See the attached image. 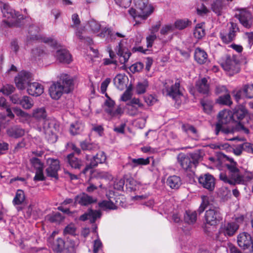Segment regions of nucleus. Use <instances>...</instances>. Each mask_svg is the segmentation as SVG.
I'll return each mask as SVG.
<instances>
[{"instance_id": "1", "label": "nucleus", "mask_w": 253, "mask_h": 253, "mask_svg": "<svg viewBox=\"0 0 253 253\" xmlns=\"http://www.w3.org/2000/svg\"><path fill=\"white\" fill-rule=\"evenodd\" d=\"M232 115L226 110L220 111L218 115V122L215 124V133L218 135L220 132L224 134L233 133L235 131H240L245 134H249L250 131L241 123L237 124L234 128L225 127L223 125L229 123L232 120Z\"/></svg>"}, {"instance_id": "2", "label": "nucleus", "mask_w": 253, "mask_h": 253, "mask_svg": "<svg viewBox=\"0 0 253 253\" xmlns=\"http://www.w3.org/2000/svg\"><path fill=\"white\" fill-rule=\"evenodd\" d=\"M73 80L67 74H62L60 80L54 83L49 88V93L51 97L54 99H58L63 92L69 93L73 89Z\"/></svg>"}, {"instance_id": "3", "label": "nucleus", "mask_w": 253, "mask_h": 253, "mask_svg": "<svg viewBox=\"0 0 253 253\" xmlns=\"http://www.w3.org/2000/svg\"><path fill=\"white\" fill-rule=\"evenodd\" d=\"M230 177H228L226 173L222 172L219 174V178L225 183L231 185L244 184L251 181L253 178V174L250 172H246L242 174L238 168L233 166H229Z\"/></svg>"}, {"instance_id": "4", "label": "nucleus", "mask_w": 253, "mask_h": 253, "mask_svg": "<svg viewBox=\"0 0 253 253\" xmlns=\"http://www.w3.org/2000/svg\"><path fill=\"white\" fill-rule=\"evenodd\" d=\"M177 159L183 169L189 170L193 166H196L201 159V156L198 152L187 154L180 153L177 156Z\"/></svg>"}, {"instance_id": "5", "label": "nucleus", "mask_w": 253, "mask_h": 253, "mask_svg": "<svg viewBox=\"0 0 253 253\" xmlns=\"http://www.w3.org/2000/svg\"><path fill=\"white\" fill-rule=\"evenodd\" d=\"M139 5L134 4L135 8L129 10V14L134 18L136 17L146 19L153 11V8L149 4L148 0H141L138 2Z\"/></svg>"}, {"instance_id": "6", "label": "nucleus", "mask_w": 253, "mask_h": 253, "mask_svg": "<svg viewBox=\"0 0 253 253\" xmlns=\"http://www.w3.org/2000/svg\"><path fill=\"white\" fill-rule=\"evenodd\" d=\"M163 93H165L166 95L169 96L174 100H176L177 98L182 95L179 82H175L173 84L171 80H167L165 81Z\"/></svg>"}, {"instance_id": "7", "label": "nucleus", "mask_w": 253, "mask_h": 253, "mask_svg": "<svg viewBox=\"0 0 253 253\" xmlns=\"http://www.w3.org/2000/svg\"><path fill=\"white\" fill-rule=\"evenodd\" d=\"M204 217L206 223L211 226L216 225L222 219L220 210L217 207H210L206 211Z\"/></svg>"}, {"instance_id": "8", "label": "nucleus", "mask_w": 253, "mask_h": 253, "mask_svg": "<svg viewBox=\"0 0 253 253\" xmlns=\"http://www.w3.org/2000/svg\"><path fill=\"white\" fill-rule=\"evenodd\" d=\"M239 227V225L236 222H228L222 224L218 230L217 239L220 240V236L222 235L226 238L233 236L237 231Z\"/></svg>"}, {"instance_id": "9", "label": "nucleus", "mask_w": 253, "mask_h": 253, "mask_svg": "<svg viewBox=\"0 0 253 253\" xmlns=\"http://www.w3.org/2000/svg\"><path fill=\"white\" fill-rule=\"evenodd\" d=\"M122 201L117 196L110 197L108 200H103L98 203L99 207L104 211L114 210L121 205Z\"/></svg>"}, {"instance_id": "10", "label": "nucleus", "mask_w": 253, "mask_h": 253, "mask_svg": "<svg viewBox=\"0 0 253 253\" xmlns=\"http://www.w3.org/2000/svg\"><path fill=\"white\" fill-rule=\"evenodd\" d=\"M238 31L239 28L237 25L233 22H231V26L228 31H225L224 30L220 31V38L224 43H229L234 40L236 33Z\"/></svg>"}, {"instance_id": "11", "label": "nucleus", "mask_w": 253, "mask_h": 253, "mask_svg": "<svg viewBox=\"0 0 253 253\" xmlns=\"http://www.w3.org/2000/svg\"><path fill=\"white\" fill-rule=\"evenodd\" d=\"M32 75L29 72L22 71L15 78V82L17 87L21 90L28 87L31 81Z\"/></svg>"}, {"instance_id": "12", "label": "nucleus", "mask_w": 253, "mask_h": 253, "mask_svg": "<svg viewBox=\"0 0 253 253\" xmlns=\"http://www.w3.org/2000/svg\"><path fill=\"white\" fill-rule=\"evenodd\" d=\"M221 66L225 71L228 72L229 76H233L240 71L239 64L230 57H227L226 60L221 63Z\"/></svg>"}, {"instance_id": "13", "label": "nucleus", "mask_w": 253, "mask_h": 253, "mask_svg": "<svg viewBox=\"0 0 253 253\" xmlns=\"http://www.w3.org/2000/svg\"><path fill=\"white\" fill-rule=\"evenodd\" d=\"M253 242V237L248 232H243L237 236V244L243 250L249 249Z\"/></svg>"}, {"instance_id": "14", "label": "nucleus", "mask_w": 253, "mask_h": 253, "mask_svg": "<svg viewBox=\"0 0 253 253\" xmlns=\"http://www.w3.org/2000/svg\"><path fill=\"white\" fill-rule=\"evenodd\" d=\"M30 19L29 16H24L21 14L19 12H17L15 17L12 20L6 21L3 20L2 23L5 26L8 27H22L25 25L24 20L26 19Z\"/></svg>"}, {"instance_id": "15", "label": "nucleus", "mask_w": 253, "mask_h": 253, "mask_svg": "<svg viewBox=\"0 0 253 253\" xmlns=\"http://www.w3.org/2000/svg\"><path fill=\"white\" fill-rule=\"evenodd\" d=\"M236 17L239 20L241 24L247 28L251 27L253 23V19L251 13L246 9L240 10L239 14H236Z\"/></svg>"}, {"instance_id": "16", "label": "nucleus", "mask_w": 253, "mask_h": 253, "mask_svg": "<svg viewBox=\"0 0 253 253\" xmlns=\"http://www.w3.org/2000/svg\"><path fill=\"white\" fill-rule=\"evenodd\" d=\"M47 163L49 167L46 169V172L48 176L57 178V171L60 169L59 162L57 159L48 158Z\"/></svg>"}, {"instance_id": "17", "label": "nucleus", "mask_w": 253, "mask_h": 253, "mask_svg": "<svg viewBox=\"0 0 253 253\" xmlns=\"http://www.w3.org/2000/svg\"><path fill=\"white\" fill-rule=\"evenodd\" d=\"M97 36L100 38H105L107 42H112L116 39V37L124 38L125 36L121 33L117 32L115 33L113 30L109 28H102L101 32L97 34Z\"/></svg>"}, {"instance_id": "18", "label": "nucleus", "mask_w": 253, "mask_h": 253, "mask_svg": "<svg viewBox=\"0 0 253 253\" xmlns=\"http://www.w3.org/2000/svg\"><path fill=\"white\" fill-rule=\"evenodd\" d=\"M106 160V156L104 152L101 151L97 153L96 155L90 160L89 165L86 166L83 170L82 172L85 174L89 169L96 167L98 164H103L105 163Z\"/></svg>"}, {"instance_id": "19", "label": "nucleus", "mask_w": 253, "mask_h": 253, "mask_svg": "<svg viewBox=\"0 0 253 253\" xmlns=\"http://www.w3.org/2000/svg\"><path fill=\"white\" fill-rule=\"evenodd\" d=\"M199 182L203 187L211 191L214 187V177L209 173L201 175L199 178Z\"/></svg>"}, {"instance_id": "20", "label": "nucleus", "mask_w": 253, "mask_h": 253, "mask_svg": "<svg viewBox=\"0 0 253 253\" xmlns=\"http://www.w3.org/2000/svg\"><path fill=\"white\" fill-rule=\"evenodd\" d=\"M122 42V41L119 42L116 50L117 54L120 57V62L121 64H125L127 62L131 53L127 48L123 46Z\"/></svg>"}, {"instance_id": "21", "label": "nucleus", "mask_w": 253, "mask_h": 253, "mask_svg": "<svg viewBox=\"0 0 253 253\" xmlns=\"http://www.w3.org/2000/svg\"><path fill=\"white\" fill-rule=\"evenodd\" d=\"M0 9L3 17L7 19V21L12 20L14 19L18 11H15L8 4L2 3ZM6 21V20H5Z\"/></svg>"}, {"instance_id": "22", "label": "nucleus", "mask_w": 253, "mask_h": 253, "mask_svg": "<svg viewBox=\"0 0 253 253\" xmlns=\"http://www.w3.org/2000/svg\"><path fill=\"white\" fill-rule=\"evenodd\" d=\"M55 57L61 63L69 64L72 61L71 54L65 49H58L55 54Z\"/></svg>"}, {"instance_id": "23", "label": "nucleus", "mask_w": 253, "mask_h": 253, "mask_svg": "<svg viewBox=\"0 0 253 253\" xmlns=\"http://www.w3.org/2000/svg\"><path fill=\"white\" fill-rule=\"evenodd\" d=\"M101 215V213L100 211L89 210L87 212L81 215L79 219L82 221H85L88 219L91 223H94L97 218L100 217Z\"/></svg>"}, {"instance_id": "24", "label": "nucleus", "mask_w": 253, "mask_h": 253, "mask_svg": "<svg viewBox=\"0 0 253 253\" xmlns=\"http://www.w3.org/2000/svg\"><path fill=\"white\" fill-rule=\"evenodd\" d=\"M28 93L33 96H39L43 92V86L39 83H30L27 88Z\"/></svg>"}, {"instance_id": "25", "label": "nucleus", "mask_w": 253, "mask_h": 253, "mask_svg": "<svg viewBox=\"0 0 253 253\" xmlns=\"http://www.w3.org/2000/svg\"><path fill=\"white\" fill-rule=\"evenodd\" d=\"M150 161L148 158L144 159L139 158L137 159H134L129 158V161L126 164L127 166L130 167L132 169H134L139 166H145L149 164Z\"/></svg>"}, {"instance_id": "26", "label": "nucleus", "mask_w": 253, "mask_h": 253, "mask_svg": "<svg viewBox=\"0 0 253 253\" xmlns=\"http://www.w3.org/2000/svg\"><path fill=\"white\" fill-rule=\"evenodd\" d=\"M75 202L82 206H87L96 202V199L86 194L83 193L76 197Z\"/></svg>"}, {"instance_id": "27", "label": "nucleus", "mask_w": 253, "mask_h": 253, "mask_svg": "<svg viewBox=\"0 0 253 253\" xmlns=\"http://www.w3.org/2000/svg\"><path fill=\"white\" fill-rule=\"evenodd\" d=\"M7 133L10 137L17 138L23 136L25 130L19 126H13L7 129Z\"/></svg>"}, {"instance_id": "28", "label": "nucleus", "mask_w": 253, "mask_h": 253, "mask_svg": "<svg viewBox=\"0 0 253 253\" xmlns=\"http://www.w3.org/2000/svg\"><path fill=\"white\" fill-rule=\"evenodd\" d=\"M194 58L197 63L203 64L208 61V55L204 50L198 47L195 50Z\"/></svg>"}, {"instance_id": "29", "label": "nucleus", "mask_w": 253, "mask_h": 253, "mask_svg": "<svg viewBox=\"0 0 253 253\" xmlns=\"http://www.w3.org/2000/svg\"><path fill=\"white\" fill-rule=\"evenodd\" d=\"M196 87L200 93L207 94L209 92V85L206 78L198 81L196 82Z\"/></svg>"}, {"instance_id": "30", "label": "nucleus", "mask_w": 253, "mask_h": 253, "mask_svg": "<svg viewBox=\"0 0 253 253\" xmlns=\"http://www.w3.org/2000/svg\"><path fill=\"white\" fill-rule=\"evenodd\" d=\"M67 160L71 167L75 169H80L83 165L82 161L75 157L73 154L68 155Z\"/></svg>"}, {"instance_id": "31", "label": "nucleus", "mask_w": 253, "mask_h": 253, "mask_svg": "<svg viewBox=\"0 0 253 253\" xmlns=\"http://www.w3.org/2000/svg\"><path fill=\"white\" fill-rule=\"evenodd\" d=\"M167 183L172 189H178L181 185V180L180 177L172 175L168 178Z\"/></svg>"}, {"instance_id": "32", "label": "nucleus", "mask_w": 253, "mask_h": 253, "mask_svg": "<svg viewBox=\"0 0 253 253\" xmlns=\"http://www.w3.org/2000/svg\"><path fill=\"white\" fill-rule=\"evenodd\" d=\"M124 109L120 105L117 106L116 108L114 107V108L111 110L108 109L106 113L112 119H119L124 114Z\"/></svg>"}, {"instance_id": "33", "label": "nucleus", "mask_w": 253, "mask_h": 253, "mask_svg": "<svg viewBox=\"0 0 253 253\" xmlns=\"http://www.w3.org/2000/svg\"><path fill=\"white\" fill-rule=\"evenodd\" d=\"M86 30H89L93 34L97 33L99 32L101 29V25L96 21L92 19L89 20L85 26Z\"/></svg>"}, {"instance_id": "34", "label": "nucleus", "mask_w": 253, "mask_h": 253, "mask_svg": "<svg viewBox=\"0 0 253 253\" xmlns=\"http://www.w3.org/2000/svg\"><path fill=\"white\" fill-rule=\"evenodd\" d=\"M32 116L38 120H44L47 116L45 108L42 107L34 109L33 111Z\"/></svg>"}, {"instance_id": "35", "label": "nucleus", "mask_w": 253, "mask_h": 253, "mask_svg": "<svg viewBox=\"0 0 253 253\" xmlns=\"http://www.w3.org/2000/svg\"><path fill=\"white\" fill-rule=\"evenodd\" d=\"M184 220L189 224H193L197 220V212L196 211H188L185 212L184 216Z\"/></svg>"}, {"instance_id": "36", "label": "nucleus", "mask_w": 253, "mask_h": 253, "mask_svg": "<svg viewBox=\"0 0 253 253\" xmlns=\"http://www.w3.org/2000/svg\"><path fill=\"white\" fill-rule=\"evenodd\" d=\"M201 198L202 202L198 210V211L200 214L202 213L207 208L212 205L211 203V198L207 196H202Z\"/></svg>"}, {"instance_id": "37", "label": "nucleus", "mask_w": 253, "mask_h": 253, "mask_svg": "<svg viewBox=\"0 0 253 253\" xmlns=\"http://www.w3.org/2000/svg\"><path fill=\"white\" fill-rule=\"evenodd\" d=\"M247 111L243 106L239 107L236 108L233 114H232L233 119H237L238 120H242L247 114Z\"/></svg>"}, {"instance_id": "38", "label": "nucleus", "mask_w": 253, "mask_h": 253, "mask_svg": "<svg viewBox=\"0 0 253 253\" xmlns=\"http://www.w3.org/2000/svg\"><path fill=\"white\" fill-rule=\"evenodd\" d=\"M217 104L223 105L230 106L232 104L231 100V97L229 93H226L224 95L220 96L216 100Z\"/></svg>"}, {"instance_id": "39", "label": "nucleus", "mask_w": 253, "mask_h": 253, "mask_svg": "<svg viewBox=\"0 0 253 253\" xmlns=\"http://www.w3.org/2000/svg\"><path fill=\"white\" fill-rule=\"evenodd\" d=\"M33 100L30 97L24 96L21 99L20 104L25 109H30L34 106Z\"/></svg>"}, {"instance_id": "40", "label": "nucleus", "mask_w": 253, "mask_h": 253, "mask_svg": "<svg viewBox=\"0 0 253 253\" xmlns=\"http://www.w3.org/2000/svg\"><path fill=\"white\" fill-rule=\"evenodd\" d=\"M182 130L187 133H191L193 134V136L195 139H197L199 137V135L196 128L189 124H184L182 126Z\"/></svg>"}, {"instance_id": "41", "label": "nucleus", "mask_w": 253, "mask_h": 253, "mask_svg": "<svg viewBox=\"0 0 253 253\" xmlns=\"http://www.w3.org/2000/svg\"><path fill=\"white\" fill-rule=\"evenodd\" d=\"M55 123L54 121L46 120L44 121L43 124V129L45 133H49L53 132V129H55Z\"/></svg>"}, {"instance_id": "42", "label": "nucleus", "mask_w": 253, "mask_h": 253, "mask_svg": "<svg viewBox=\"0 0 253 253\" xmlns=\"http://www.w3.org/2000/svg\"><path fill=\"white\" fill-rule=\"evenodd\" d=\"M65 242L61 238H58L53 243L52 248L54 252L61 253L64 249Z\"/></svg>"}, {"instance_id": "43", "label": "nucleus", "mask_w": 253, "mask_h": 253, "mask_svg": "<svg viewBox=\"0 0 253 253\" xmlns=\"http://www.w3.org/2000/svg\"><path fill=\"white\" fill-rule=\"evenodd\" d=\"M193 34L194 37L198 39H201L205 36V31L202 24H198L196 25Z\"/></svg>"}, {"instance_id": "44", "label": "nucleus", "mask_w": 253, "mask_h": 253, "mask_svg": "<svg viewBox=\"0 0 253 253\" xmlns=\"http://www.w3.org/2000/svg\"><path fill=\"white\" fill-rule=\"evenodd\" d=\"M191 24V22L188 19H180L175 22L174 26L176 29L182 30L186 28L188 26Z\"/></svg>"}, {"instance_id": "45", "label": "nucleus", "mask_w": 253, "mask_h": 253, "mask_svg": "<svg viewBox=\"0 0 253 253\" xmlns=\"http://www.w3.org/2000/svg\"><path fill=\"white\" fill-rule=\"evenodd\" d=\"M25 200V195L23 191L21 190H18L16 195L13 200V203L15 205L21 204Z\"/></svg>"}, {"instance_id": "46", "label": "nucleus", "mask_w": 253, "mask_h": 253, "mask_svg": "<svg viewBox=\"0 0 253 253\" xmlns=\"http://www.w3.org/2000/svg\"><path fill=\"white\" fill-rule=\"evenodd\" d=\"M85 33L84 30H78L76 32V36L78 38L82 41H84L85 42L89 44H91L93 42V41L91 38L90 37H85L84 35Z\"/></svg>"}, {"instance_id": "47", "label": "nucleus", "mask_w": 253, "mask_h": 253, "mask_svg": "<svg viewBox=\"0 0 253 253\" xmlns=\"http://www.w3.org/2000/svg\"><path fill=\"white\" fill-rule=\"evenodd\" d=\"M148 86V82L146 80H144L142 82L137 84L136 87V91L138 94L144 93Z\"/></svg>"}, {"instance_id": "48", "label": "nucleus", "mask_w": 253, "mask_h": 253, "mask_svg": "<svg viewBox=\"0 0 253 253\" xmlns=\"http://www.w3.org/2000/svg\"><path fill=\"white\" fill-rule=\"evenodd\" d=\"M211 8L216 14L220 15L223 8L221 0H216L214 1L211 5Z\"/></svg>"}, {"instance_id": "49", "label": "nucleus", "mask_w": 253, "mask_h": 253, "mask_svg": "<svg viewBox=\"0 0 253 253\" xmlns=\"http://www.w3.org/2000/svg\"><path fill=\"white\" fill-rule=\"evenodd\" d=\"M83 129V125L79 123H75L71 125L70 130L73 135L79 133Z\"/></svg>"}, {"instance_id": "50", "label": "nucleus", "mask_w": 253, "mask_h": 253, "mask_svg": "<svg viewBox=\"0 0 253 253\" xmlns=\"http://www.w3.org/2000/svg\"><path fill=\"white\" fill-rule=\"evenodd\" d=\"M64 219V217L60 212H55L49 216L48 220L51 222L59 223Z\"/></svg>"}, {"instance_id": "51", "label": "nucleus", "mask_w": 253, "mask_h": 253, "mask_svg": "<svg viewBox=\"0 0 253 253\" xmlns=\"http://www.w3.org/2000/svg\"><path fill=\"white\" fill-rule=\"evenodd\" d=\"M30 163L36 170L43 169V165L38 158H31L30 159Z\"/></svg>"}, {"instance_id": "52", "label": "nucleus", "mask_w": 253, "mask_h": 253, "mask_svg": "<svg viewBox=\"0 0 253 253\" xmlns=\"http://www.w3.org/2000/svg\"><path fill=\"white\" fill-rule=\"evenodd\" d=\"M243 90L246 97L248 98H253V84L245 85L243 87Z\"/></svg>"}, {"instance_id": "53", "label": "nucleus", "mask_w": 253, "mask_h": 253, "mask_svg": "<svg viewBox=\"0 0 253 253\" xmlns=\"http://www.w3.org/2000/svg\"><path fill=\"white\" fill-rule=\"evenodd\" d=\"M15 87L12 85L6 84L0 89V92H1L4 95H8L14 92Z\"/></svg>"}, {"instance_id": "54", "label": "nucleus", "mask_w": 253, "mask_h": 253, "mask_svg": "<svg viewBox=\"0 0 253 253\" xmlns=\"http://www.w3.org/2000/svg\"><path fill=\"white\" fill-rule=\"evenodd\" d=\"M81 147L83 150L91 151L97 149L96 145L86 142H82Z\"/></svg>"}, {"instance_id": "55", "label": "nucleus", "mask_w": 253, "mask_h": 253, "mask_svg": "<svg viewBox=\"0 0 253 253\" xmlns=\"http://www.w3.org/2000/svg\"><path fill=\"white\" fill-rule=\"evenodd\" d=\"M126 186L127 187V188H129L131 191L136 190L137 182L133 178L129 177L126 179Z\"/></svg>"}, {"instance_id": "56", "label": "nucleus", "mask_w": 253, "mask_h": 253, "mask_svg": "<svg viewBox=\"0 0 253 253\" xmlns=\"http://www.w3.org/2000/svg\"><path fill=\"white\" fill-rule=\"evenodd\" d=\"M201 103L206 112L209 113L211 111L212 108V104L211 101L207 100H202L201 101Z\"/></svg>"}, {"instance_id": "57", "label": "nucleus", "mask_w": 253, "mask_h": 253, "mask_svg": "<svg viewBox=\"0 0 253 253\" xmlns=\"http://www.w3.org/2000/svg\"><path fill=\"white\" fill-rule=\"evenodd\" d=\"M127 114L131 116H135L139 114L138 109L137 106H132L127 104Z\"/></svg>"}, {"instance_id": "58", "label": "nucleus", "mask_w": 253, "mask_h": 253, "mask_svg": "<svg viewBox=\"0 0 253 253\" xmlns=\"http://www.w3.org/2000/svg\"><path fill=\"white\" fill-rule=\"evenodd\" d=\"M106 96L107 97L108 99L105 102V111L107 113V110L108 109H112L114 107L115 102L113 100H112L106 94Z\"/></svg>"}, {"instance_id": "59", "label": "nucleus", "mask_w": 253, "mask_h": 253, "mask_svg": "<svg viewBox=\"0 0 253 253\" xmlns=\"http://www.w3.org/2000/svg\"><path fill=\"white\" fill-rule=\"evenodd\" d=\"M174 27L172 25H167L162 27L160 33L163 35H167L170 32L173 31Z\"/></svg>"}, {"instance_id": "60", "label": "nucleus", "mask_w": 253, "mask_h": 253, "mask_svg": "<svg viewBox=\"0 0 253 253\" xmlns=\"http://www.w3.org/2000/svg\"><path fill=\"white\" fill-rule=\"evenodd\" d=\"M144 99L145 102L149 106L154 105L157 101V99L152 95H146Z\"/></svg>"}, {"instance_id": "61", "label": "nucleus", "mask_w": 253, "mask_h": 253, "mask_svg": "<svg viewBox=\"0 0 253 253\" xmlns=\"http://www.w3.org/2000/svg\"><path fill=\"white\" fill-rule=\"evenodd\" d=\"M143 68V65L141 62H137L130 67V70L133 73L140 71Z\"/></svg>"}, {"instance_id": "62", "label": "nucleus", "mask_w": 253, "mask_h": 253, "mask_svg": "<svg viewBox=\"0 0 253 253\" xmlns=\"http://www.w3.org/2000/svg\"><path fill=\"white\" fill-rule=\"evenodd\" d=\"M14 112L18 116L23 117L26 119L30 118V115L26 112L23 111L21 109L18 108H14L13 109Z\"/></svg>"}, {"instance_id": "63", "label": "nucleus", "mask_w": 253, "mask_h": 253, "mask_svg": "<svg viewBox=\"0 0 253 253\" xmlns=\"http://www.w3.org/2000/svg\"><path fill=\"white\" fill-rule=\"evenodd\" d=\"M215 93L217 95L222 93H228V89L225 85H217L215 88Z\"/></svg>"}, {"instance_id": "64", "label": "nucleus", "mask_w": 253, "mask_h": 253, "mask_svg": "<svg viewBox=\"0 0 253 253\" xmlns=\"http://www.w3.org/2000/svg\"><path fill=\"white\" fill-rule=\"evenodd\" d=\"M125 181L123 178L117 179L114 183V188L118 190H122L123 189Z\"/></svg>"}]
</instances>
